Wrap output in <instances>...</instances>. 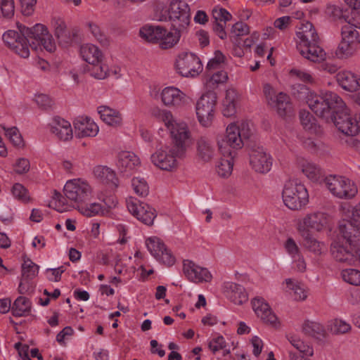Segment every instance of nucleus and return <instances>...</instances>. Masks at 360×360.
Returning <instances> with one entry per match:
<instances>
[{
  "mask_svg": "<svg viewBox=\"0 0 360 360\" xmlns=\"http://www.w3.org/2000/svg\"><path fill=\"white\" fill-rule=\"evenodd\" d=\"M300 41L297 44V49L307 60L320 63L326 58L325 51L320 46V39L313 25L309 21L302 23L297 32Z\"/></svg>",
  "mask_w": 360,
  "mask_h": 360,
  "instance_id": "f257e3e1",
  "label": "nucleus"
},
{
  "mask_svg": "<svg viewBox=\"0 0 360 360\" xmlns=\"http://www.w3.org/2000/svg\"><path fill=\"white\" fill-rule=\"evenodd\" d=\"M190 140L172 139L170 146H160L151 155L153 163L162 170L172 171L177 167L176 158L185 156Z\"/></svg>",
  "mask_w": 360,
  "mask_h": 360,
  "instance_id": "f03ea898",
  "label": "nucleus"
},
{
  "mask_svg": "<svg viewBox=\"0 0 360 360\" xmlns=\"http://www.w3.org/2000/svg\"><path fill=\"white\" fill-rule=\"evenodd\" d=\"M307 103L317 116L328 122V118L331 117L335 108H341L342 98L331 91L321 95L310 93L307 96Z\"/></svg>",
  "mask_w": 360,
  "mask_h": 360,
  "instance_id": "7ed1b4c3",
  "label": "nucleus"
},
{
  "mask_svg": "<svg viewBox=\"0 0 360 360\" xmlns=\"http://www.w3.org/2000/svg\"><path fill=\"white\" fill-rule=\"evenodd\" d=\"M167 32L162 26L148 25L144 26L140 30V36L149 42L159 41L160 47L162 49H168L173 47L179 40L181 34L184 32L174 30Z\"/></svg>",
  "mask_w": 360,
  "mask_h": 360,
  "instance_id": "20e7f679",
  "label": "nucleus"
},
{
  "mask_svg": "<svg viewBox=\"0 0 360 360\" xmlns=\"http://www.w3.org/2000/svg\"><path fill=\"white\" fill-rule=\"evenodd\" d=\"M285 205L292 210H298L309 201L308 192L303 184L297 179L288 181L282 192Z\"/></svg>",
  "mask_w": 360,
  "mask_h": 360,
  "instance_id": "39448f33",
  "label": "nucleus"
},
{
  "mask_svg": "<svg viewBox=\"0 0 360 360\" xmlns=\"http://www.w3.org/2000/svg\"><path fill=\"white\" fill-rule=\"evenodd\" d=\"M22 34L29 38V44L32 50L36 51L38 47L43 46L49 52L56 49V44L46 26L37 24L32 27L23 26Z\"/></svg>",
  "mask_w": 360,
  "mask_h": 360,
  "instance_id": "423d86ee",
  "label": "nucleus"
},
{
  "mask_svg": "<svg viewBox=\"0 0 360 360\" xmlns=\"http://www.w3.org/2000/svg\"><path fill=\"white\" fill-rule=\"evenodd\" d=\"M252 135V129L248 122H243L240 126L230 124L226 131V135L218 141L220 148H224V144L229 145L233 150L243 148V140L248 139Z\"/></svg>",
  "mask_w": 360,
  "mask_h": 360,
  "instance_id": "0eeeda50",
  "label": "nucleus"
},
{
  "mask_svg": "<svg viewBox=\"0 0 360 360\" xmlns=\"http://www.w3.org/2000/svg\"><path fill=\"white\" fill-rule=\"evenodd\" d=\"M169 19L173 30L184 32L190 24V8L181 0H172L169 8Z\"/></svg>",
  "mask_w": 360,
  "mask_h": 360,
  "instance_id": "6e6552de",
  "label": "nucleus"
},
{
  "mask_svg": "<svg viewBox=\"0 0 360 360\" xmlns=\"http://www.w3.org/2000/svg\"><path fill=\"white\" fill-rule=\"evenodd\" d=\"M324 181L331 193L339 198L350 199L357 193L355 184L343 176L330 175L326 177Z\"/></svg>",
  "mask_w": 360,
  "mask_h": 360,
  "instance_id": "1a4fd4ad",
  "label": "nucleus"
},
{
  "mask_svg": "<svg viewBox=\"0 0 360 360\" xmlns=\"http://www.w3.org/2000/svg\"><path fill=\"white\" fill-rule=\"evenodd\" d=\"M24 25H19V32L8 30L3 34L4 43L15 53L22 58H27L30 56V46L29 38L22 34V30Z\"/></svg>",
  "mask_w": 360,
  "mask_h": 360,
  "instance_id": "9d476101",
  "label": "nucleus"
},
{
  "mask_svg": "<svg viewBox=\"0 0 360 360\" xmlns=\"http://www.w3.org/2000/svg\"><path fill=\"white\" fill-rule=\"evenodd\" d=\"M217 103V95L213 91L203 94L196 103V114L200 123L204 127L211 124L214 117V109Z\"/></svg>",
  "mask_w": 360,
  "mask_h": 360,
  "instance_id": "9b49d317",
  "label": "nucleus"
},
{
  "mask_svg": "<svg viewBox=\"0 0 360 360\" xmlns=\"http://www.w3.org/2000/svg\"><path fill=\"white\" fill-rule=\"evenodd\" d=\"M63 192L68 199L77 203L84 202L91 194V188L79 179L67 181Z\"/></svg>",
  "mask_w": 360,
  "mask_h": 360,
  "instance_id": "f8f14e48",
  "label": "nucleus"
},
{
  "mask_svg": "<svg viewBox=\"0 0 360 360\" xmlns=\"http://www.w3.org/2000/svg\"><path fill=\"white\" fill-rule=\"evenodd\" d=\"M176 65L179 73L184 77H194L202 70L200 60L193 53H186L180 56Z\"/></svg>",
  "mask_w": 360,
  "mask_h": 360,
  "instance_id": "ddd939ff",
  "label": "nucleus"
},
{
  "mask_svg": "<svg viewBox=\"0 0 360 360\" xmlns=\"http://www.w3.org/2000/svg\"><path fill=\"white\" fill-rule=\"evenodd\" d=\"M341 108L335 107L331 117H329L328 122L331 121L342 134L345 135L352 134V129L354 122L349 114L348 109L342 99Z\"/></svg>",
  "mask_w": 360,
  "mask_h": 360,
  "instance_id": "4468645a",
  "label": "nucleus"
},
{
  "mask_svg": "<svg viewBox=\"0 0 360 360\" xmlns=\"http://www.w3.org/2000/svg\"><path fill=\"white\" fill-rule=\"evenodd\" d=\"M250 163L255 172L266 173L271 169L272 162L264 149L255 143L250 146Z\"/></svg>",
  "mask_w": 360,
  "mask_h": 360,
  "instance_id": "2eb2a0df",
  "label": "nucleus"
},
{
  "mask_svg": "<svg viewBox=\"0 0 360 360\" xmlns=\"http://www.w3.org/2000/svg\"><path fill=\"white\" fill-rule=\"evenodd\" d=\"M127 206L129 212L143 224L148 226L153 224L156 217L155 210L149 205L143 202L138 204L136 199L130 197L127 200Z\"/></svg>",
  "mask_w": 360,
  "mask_h": 360,
  "instance_id": "dca6fc26",
  "label": "nucleus"
},
{
  "mask_svg": "<svg viewBox=\"0 0 360 360\" xmlns=\"http://www.w3.org/2000/svg\"><path fill=\"white\" fill-rule=\"evenodd\" d=\"M146 246L154 257L162 264L170 266L175 263L174 256L158 238H148Z\"/></svg>",
  "mask_w": 360,
  "mask_h": 360,
  "instance_id": "f3484780",
  "label": "nucleus"
},
{
  "mask_svg": "<svg viewBox=\"0 0 360 360\" xmlns=\"http://www.w3.org/2000/svg\"><path fill=\"white\" fill-rule=\"evenodd\" d=\"M183 272L189 281L196 283L210 282L212 278L211 273L206 268L201 267L189 259L184 261Z\"/></svg>",
  "mask_w": 360,
  "mask_h": 360,
  "instance_id": "a211bd4d",
  "label": "nucleus"
},
{
  "mask_svg": "<svg viewBox=\"0 0 360 360\" xmlns=\"http://www.w3.org/2000/svg\"><path fill=\"white\" fill-rule=\"evenodd\" d=\"M158 116L165 122V126L169 130L172 139L190 140L188 130L185 127L179 125L174 120L171 112L166 110H158Z\"/></svg>",
  "mask_w": 360,
  "mask_h": 360,
  "instance_id": "6ab92c4d",
  "label": "nucleus"
},
{
  "mask_svg": "<svg viewBox=\"0 0 360 360\" xmlns=\"http://www.w3.org/2000/svg\"><path fill=\"white\" fill-rule=\"evenodd\" d=\"M357 246L351 245H344L340 242H334L331 244L330 252L333 258L338 262L352 264L356 261Z\"/></svg>",
  "mask_w": 360,
  "mask_h": 360,
  "instance_id": "aec40b11",
  "label": "nucleus"
},
{
  "mask_svg": "<svg viewBox=\"0 0 360 360\" xmlns=\"http://www.w3.org/2000/svg\"><path fill=\"white\" fill-rule=\"evenodd\" d=\"M229 145L224 144V148L219 150L222 155V158L217 165V172L224 178L229 176L233 171V159L236 155L235 150H231Z\"/></svg>",
  "mask_w": 360,
  "mask_h": 360,
  "instance_id": "412c9836",
  "label": "nucleus"
},
{
  "mask_svg": "<svg viewBox=\"0 0 360 360\" xmlns=\"http://www.w3.org/2000/svg\"><path fill=\"white\" fill-rule=\"evenodd\" d=\"M252 306L257 316L260 318L263 323L276 326L278 318L263 298L253 299Z\"/></svg>",
  "mask_w": 360,
  "mask_h": 360,
  "instance_id": "4be33fe9",
  "label": "nucleus"
},
{
  "mask_svg": "<svg viewBox=\"0 0 360 360\" xmlns=\"http://www.w3.org/2000/svg\"><path fill=\"white\" fill-rule=\"evenodd\" d=\"M161 99L167 106L181 107L187 103L188 97L179 89L169 86L162 91Z\"/></svg>",
  "mask_w": 360,
  "mask_h": 360,
  "instance_id": "5701e85b",
  "label": "nucleus"
},
{
  "mask_svg": "<svg viewBox=\"0 0 360 360\" xmlns=\"http://www.w3.org/2000/svg\"><path fill=\"white\" fill-rule=\"evenodd\" d=\"M340 233L348 245L358 246L360 240V226L350 220H342L339 224Z\"/></svg>",
  "mask_w": 360,
  "mask_h": 360,
  "instance_id": "b1692460",
  "label": "nucleus"
},
{
  "mask_svg": "<svg viewBox=\"0 0 360 360\" xmlns=\"http://www.w3.org/2000/svg\"><path fill=\"white\" fill-rule=\"evenodd\" d=\"M75 134L79 138L94 136L98 131V127L88 117H79L74 121Z\"/></svg>",
  "mask_w": 360,
  "mask_h": 360,
  "instance_id": "393cba45",
  "label": "nucleus"
},
{
  "mask_svg": "<svg viewBox=\"0 0 360 360\" xmlns=\"http://www.w3.org/2000/svg\"><path fill=\"white\" fill-rule=\"evenodd\" d=\"M335 77L339 85L346 91L352 92L360 89V77L350 71L339 72Z\"/></svg>",
  "mask_w": 360,
  "mask_h": 360,
  "instance_id": "a878e982",
  "label": "nucleus"
},
{
  "mask_svg": "<svg viewBox=\"0 0 360 360\" xmlns=\"http://www.w3.org/2000/svg\"><path fill=\"white\" fill-rule=\"evenodd\" d=\"M328 224V215L323 212H315L307 215L303 219V224H300L304 229H311L316 231H321Z\"/></svg>",
  "mask_w": 360,
  "mask_h": 360,
  "instance_id": "bb28decb",
  "label": "nucleus"
},
{
  "mask_svg": "<svg viewBox=\"0 0 360 360\" xmlns=\"http://www.w3.org/2000/svg\"><path fill=\"white\" fill-rule=\"evenodd\" d=\"M196 148L198 158L203 162H209L214 156V145L210 139L205 136H201L197 140Z\"/></svg>",
  "mask_w": 360,
  "mask_h": 360,
  "instance_id": "cd10ccee",
  "label": "nucleus"
},
{
  "mask_svg": "<svg viewBox=\"0 0 360 360\" xmlns=\"http://www.w3.org/2000/svg\"><path fill=\"white\" fill-rule=\"evenodd\" d=\"M270 106L274 108L278 114L282 117L291 116L293 113V108L290 97L285 93L280 92L276 96V100Z\"/></svg>",
  "mask_w": 360,
  "mask_h": 360,
  "instance_id": "c85d7f7f",
  "label": "nucleus"
},
{
  "mask_svg": "<svg viewBox=\"0 0 360 360\" xmlns=\"http://www.w3.org/2000/svg\"><path fill=\"white\" fill-rule=\"evenodd\" d=\"M51 131L62 141H68L72 138V129L69 122L60 117L55 118Z\"/></svg>",
  "mask_w": 360,
  "mask_h": 360,
  "instance_id": "c756f323",
  "label": "nucleus"
},
{
  "mask_svg": "<svg viewBox=\"0 0 360 360\" xmlns=\"http://www.w3.org/2000/svg\"><path fill=\"white\" fill-rule=\"evenodd\" d=\"M139 164V158L133 153L122 151L119 154L117 167L121 172L131 171Z\"/></svg>",
  "mask_w": 360,
  "mask_h": 360,
  "instance_id": "7c9ffc66",
  "label": "nucleus"
},
{
  "mask_svg": "<svg viewBox=\"0 0 360 360\" xmlns=\"http://www.w3.org/2000/svg\"><path fill=\"white\" fill-rule=\"evenodd\" d=\"M95 176L102 183L108 184L111 188L118 186V179L111 169L104 166H97L94 169Z\"/></svg>",
  "mask_w": 360,
  "mask_h": 360,
  "instance_id": "2f4dec72",
  "label": "nucleus"
},
{
  "mask_svg": "<svg viewBox=\"0 0 360 360\" xmlns=\"http://www.w3.org/2000/svg\"><path fill=\"white\" fill-rule=\"evenodd\" d=\"M80 54L83 60L93 65L102 61L103 54L95 45L86 44L80 48Z\"/></svg>",
  "mask_w": 360,
  "mask_h": 360,
  "instance_id": "473e14b6",
  "label": "nucleus"
},
{
  "mask_svg": "<svg viewBox=\"0 0 360 360\" xmlns=\"http://www.w3.org/2000/svg\"><path fill=\"white\" fill-rule=\"evenodd\" d=\"M298 231L303 238V245L306 248L316 254H321L323 244L314 238L310 233L309 231L304 229V227L299 226Z\"/></svg>",
  "mask_w": 360,
  "mask_h": 360,
  "instance_id": "72a5a7b5",
  "label": "nucleus"
},
{
  "mask_svg": "<svg viewBox=\"0 0 360 360\" xmlns=\"http://www.w3.org/2000/svg\"><path fill=\"white\" fill-rule=\"evenodd\" d=\"M229 291V297L231 302L236 304H242L248 301V295L245 288L237 283H229L226 285Z\"/></svg>",
  "mask_w": 360,
  "mask_h": 360,
  "instance_id": "f704fd0d",
  "label": "nucleus"
},
{
  "mask_svg": "<svg viewBox=\"0 0 360 360\" xmlns=\"http://www.w3.org/2000/svg\"><path fill=\"white\" fill-rule=\"evenodd\" d=\"M32 303L30 300L25 297L20 296L14 302L11 311L15 316H22L26 313L30 311Z\"/></svg>",
  "mask_w": 360,
  "mask_h": 360,
  "instance_id": "c9c22d12",
  "label": "nucleus"
},
{
  "mask_svg": "<svg viewBox=\"0 0 360 360\" xmlns=\"http://www.w3.org/2000/svg\"><path fill=\"white\" fill-rule=\"evenodd\" d=\"M300 120L302 125L306 131L311 134L318 132L319 127L316 123L314 117L307 110H301L300 112Z\"/></svg>",
  "mask_w": 360,
  "mask_h": 360,
  "instance_id": "e433bc0d",
  "label": "nucleus"
},
{
  "mask_svg": "<svg viewBox=\"0 0 360 360\" xmlns=\"http://www.w3.org/2000/svg\"><path fill=\"white\" fill-rule=\"evenodd\" d=\"M53 26L54 27V34L59 41L68 43L70 37L65 22L61 19H55L53 21Z\"/></svg>",
  "mask_w": 360,
  "mask_h": 360,
  "instance_id": "4c0bfd02",
  "label": "nucleus"
},
{
  "mask_svg": "<svg viewBox=\"0 0 360 360\" xmlns=\"http://www.w3.org/2000/svg\"><path fill=\"white\" fill-rule=\"evenodd\" d=\"M231 32L233 34L231 36V41L235 46L240 47L239 37L248 34L250 28L247 24L243 22H237L233 25Z\"/></svg>",
  "mask_w": 360,
  "mask_h": 360,
  "instance_id": "58836bf2",
  "label": "nucleus"
},
{
  "mask_svg": "<svg viewBox=\"0 0 360 360\" xmlns=\"http://www.w3.org/2000/svg\"><path fill=\"white\" fill-rule=\"evenodd\" d=\"M356 26L349 22L342 27V38L347 40V43L356 45L359 43V32L356 30Z\"/></svg>",
  "mask_w": 360,
  "mask_h": 360,
  "instance_id": "ea45409f",
  "label": "nucleus"
},
{
  "mask_svg": "<svg viewBox=\"0 0 360 360\" xmlns=\"http://www.w3.org/2000/svg\"><path fill=\"white\" fill-rule=\"evenodd\" d=\"M39 266L35 264L29 258L24 259V263L22 265V278L24 280H32L38 274Z\"/></svg>",
  "mask_w": 360,
  "mask_h": 360,
  "instance_id": "a19ab883",
  "label": "nucleus"
},
{
  "mask_svg": "<svg viewBox=\"0 0 360 360\" xmlns=\"http://www.w3.org/2000/svg\"><path fill=\"white\" fill-rule=\"evenodd\" d=\"M79 210L81 212L89 217H94L98 214L103 215L105 212H108V210L105 207L103 206L100 203H91L89 205L82 206L79 207Z\"/></svg>",
  "mask_w": 360,
  "mask_h": 360,
  "instance_id": "79ce46f5",
  "label": "nucleus"
},
{
  "mask_svg": "<svg viewBox=\"0 0 360 360\" xmlns=\"http://www.w3.org/2000/svg\"><path fill=\"white\" fill-rule=\"evenodd\" d=\"M303 332L309 336L319 338L324 334L323 327L319 323L314 321H307L302 326Z\"/></svg>",
  "mask_w": 360,
  "mask_h": 360,
  "instance_id": "37998d69",
  "label": "nucleus"
},
{
  "mask_svg": "<svg viewBox=\"0 0 360 360\" xmlns=\"http://www.w3.org/2000/svg\"><path fill=\"white\" fill-rule=\"evenodd\" d=\"M290 344L296 348L300 354L312 356L313 349L307 343H304L297 336H290L288 338Z\"/></svg>",
  "mask_w": 360,
  "mask_h": 360,
  "instance_id": "c03bdc74",
  "label": "nucleus"
},
{
  "mask_svg": "<svg viewBox=\"0 0 360 360\" xmlns=\"http://www.w3.org/2000/svg\"><path fill=\"white\" fill-rule=\"evenodd\" d=\"M341 275L345 282L353 285H360V271L354 269H344Z\"/></svg>",
  "mask_w": 360,
  "mask_h": 360,
  "instance_id": "a18cd8bd",
  "label": "nucleus"
},
{
  "mask_svg": "<svg viewBox=\"0 0 360 360\" xmlns=\"http://www.w3.org/2000/svg\"><path fill=\"white\" fill-rule=\"evenodd\" d=\"M330 331L334 334H343L351 330V326L341 319H334L328 325Z\"/></svg>",
  "mask_w": 360,
  "mask_h": 360,
  "instance_id": "49530a36",
  "label": "nucleus"
},
{
  "mask_svg": "<svg viewBox=\"0 0 360 360\" xmlns=\"http://www.w3.org/2000/svg\"><path fill=\"white\" fill-rule=\"evenodd\" d=\"M132 186L135 193L140 197H146L149 193V186L143 179L134 178Z\"/></svg>",
  "mask_w": 360,
  "mask_h": 360,
  "instance_id": "de8ad7c7",
  "label": "nucleus"
},
{
  "mask_svg": "<svg viewBox=\"0 0 360 360\" xmlns=\"http://www.w3.org/2000/svg\"><path fill=\"white\" fill-rule=\"evenodd\" d=\"M91 75L98 79H105L109 75V68L107 65L102 63H95L89 69Z\"/></svg>",
  "mask_w": 360,
  "mask_h": 360,
  "instance_id": "09e8293b",
  "label": "nucleus"
},
{
  "mask_svg": "<svg viewBox=\"0 0 360 360\" xmlns=\"http://www.w3.org/2000/svg\"><path fill=\"white\" fill-rule=\"evenodd\" d=\"M285 283L287 286L293 290L296 300L302 301L307 297V292L300 284L294 283L291 278H287Z\"/></svg>",
  "mask_w": 360,
  "mask_h": 360,
  "instance_id": "8fccbe9b",
  "label": "nucleus"
},
{
  "mask_svg": "<svg viewBox=\"0 0 360 360\" xmlns=\"http://www.w3.org/2000/svg\"><path fill=\"white\" fill-rule=\"evenodd\" d=\"M0 8L4 18L11 19L15 13L13 0H0Z\"/></svg>",
  "mask_w": 360,
  "mask_h": 360,
  "instance_id": "3c124183",
  "label": "nucleus"
},
{
  "mask_svg": "<svg viewBox=\"0 0 360 360\" xmlns=\"http://www.w3.org/2000/svg\"><path fill=\"white\" fill-rule=\"evenodd\" d=\"M354 44L347 43V40H344L342 38L341 42L339 44L337 50L335 51V55L337 57L342 58L344 56H347L351 54L352 50L354 48Z\"/></svg>",
  "mask_w": 360,
  "mask_h": 360,
  "instance_id": "603ef678",
  "label": "nucleus"
},
{
  "mask_svg": "<svg viewBox=\"0 0 360 360\" xmlns=\"http://www.w3.org/2000/svg\"><path fill=\"white\" fill-rule=\"evenodd\" d=\"M6 135L8 136L12 143L17 147L24 146L23 140L18 129L16 127H11L6 131Z\"/></svg>",
  "mask_w": 360,
  "mask_h": 360,
  "instance_id": "864d4df0",
  "label": "nucleus"
},
{
  "mask_svg": "<svg viewBox=\"0 0 360 360\" xmlns=\"http://www.w3.org/2000/svg\"><path fill=\"white\" fill-rule=\"evenodd\" d=\"M302 172L312 181H317L321 174L320 168L309 163L303 167Z\"/></svg>",
  "mask_w": 360,
  "mask_h": 360,
  "instance_id": "5fc2aeb1",
  "label": "nucleus"
},
{
  "mask_svg": "<svg viewBox=\"0 0 360 360\" xmlns=\"http://www.w3.org/2000/svg\"><path fill=\"white\" fill-rule=\"evenodd\" d=\"M212 16L214 19V22H226L229 21L232 18L231 13L223 8L219 9H213Z\"/></svg>",
  "mask_w": 360,
  "mask_h": 360,
  "instance_id": "6e6d98bb",
  "label": "nucleus"
},
{
  "mask_svg": "<svg viewBox=\"0 0 360 360\" xmlns=\"http://www.w3.org/2000/svg\"><path fill=\"white\" fill-rule=\"evenodd\" d=\"M325 13L332 20H342L343 18L342 11L335 5L327 6Z\"/></svg>",
  "mask_w": 360,
  "mask_h": 360,
  "instance_id": "4d7b16f0",
  "label": "nucleus"
},
{
  "mask_svg": "<svg viewBox=\"0 0 360 360\" xmlns=\"http://www.w3.org/2000/svg\"><path fill=\"white\" fill-rule=\"evenodd\" d=\"M12 193L15 198L23 202L29 200V197L27 195V189L20 184H15L13 185Z\"/></svg>",
  "mask_w": 360,
  "mask_h": 360,
  "instance_id": "13d9d810",
  "label": "nucleus"
},
{
  "mask_svg": "<svg viewBox=\"0 0 360 360\" xmlns=\"http://www.w3.org/2000/svg\"><path fill=\"white\" fill-rule=\"evenodd\" d=\"M224 55L220 51H216L214 52V57L210 60L207 65V68L208 70L216 69L220 64L224 62Z\"/></svg>",
  "mask_w": 360,
  "mask_h": 360,
  "instance_id": "bf43d9fd",
  "label": "nucleus"
},
{
  "mask_svg": "<svg viewBox=\"0 0 360 360\" xmlns=\"http://www.w3.org/2000/svg\"><path fill=\"white\" fill-rule=\"evenodd\" d=\"M284 247L288 253L291 255L292 257L295 258L296 257H299L300 250L292 238L287 239L284 244Z\"/></svg>",
  "mask_w": 360,
  "mask_h": 360,
  "instance_id": "052dcab7",
  "label": "nucleus"
},
{
  "mask_svg": "<svg viewBox=\"0 0 360 360\" xmlns=\"http://www.w3.org/2000/svg\"><path fill=\"white\" fill-rule=\"evenodd\" d=\"M263 93L266 98L268 105L273 104L276 100V94L272 86L268 83L263 86Z\"/></svg>",
  "mask_w": 360,
  "mask_h": 360,
  "instance_id": "680f3d73",
  "label": "nucleus"
},
{
  "mask_svg": "<svg viewBox=\"0 0 360 360\" xmlns=\"http://www.w3.org/2000/svg\"><path fill=\"white\" fill-rule=\"evenodd\" d=\"M30 161L26 158H19L15 165V171L18 174H25L30 170Z\"/></svg>",
  "mask_w": 360,
  "mask_h": 360,
  "instance_id": "e2e57ef3",
  "label": "nucleus"
},
{
  "mask_svg": "<svg viewBox=\"0 0 360 360\" xmlns=\"http://www.w3.org/2000/svg\"><path fill=\"white\" fill-rule=\"evenodd\" d=\"M35 101L37 105L44 110L50 108L53 105V103L52 99L46 94H39L37 96Z\"/></svg>",
  "mask_w": 360,
  "mask_h": 360,
  "instance_id": "0e129e2a",
  "label": "nucleus"
},
{
  "mask_svg": "<svg viewBox=\"0 0 360 360\" xmlns=\"http://www.w3.org/2000/svg\"><path fill=\"white\" fill-rule=\"evenodd\" d=\"M210 349L214 354L217 351L226 347V342L222 336H219L214 339L209 344Z\"/></svg>",
  "mask_w": 360,
  "mask_h": 360,
  "instance_id": "69168bd1",
  "label": "nucleus"
},
{
  "mask_svg": "<svg viewBox=\"0 0 360 360\" xmlns=\"http://www.w3.org/2000/svg\"><path fill=\"white\" fill-rule=\"evenodd\" d=\"M22 13L24 15H30L33 12V6L36 0H20Z\"/></svg>",
  "mask_w": 360,
  "mask_h": 360,
  "instance_id": "338daca9",
  "label": "nucleus"
},
{
  "mask_svg": "<svg viewBox=\"0 0 360 360\" xmlns=\"http://www.w3.org/2000/svg\"><path fill=\"white\" fill-rule=\"evenodd\" d=\"M226 24V22H214L213 24V31L221 39H224L227 37L226 32L225 31Z\"/></svg>",
  "mask_w": 360,
  "mask_h": 360,
  "instance_id": "774afa93",
  "label": "nucleus"
}]
</instances>
